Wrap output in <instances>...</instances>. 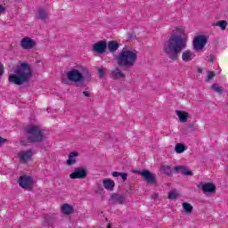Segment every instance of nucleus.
Wrapping results in <instances>:
<instances>
[{"instance_id":"34","label":"nucleus","mask_w":228,"mask_h":228,"mask_svg":"<svg viewBox=\"0 0 228 228\" xmlns=\"http://www.w3.org/2000/svg\"><path fill=\"white\" fill-rule=\"evenodd\" d=\"M185 131H188V133H194L195 126L191 124L187 125Z\"/></svg>"},{"instance_id":"27","label":"nucleus","mask_w":228,"mask_h":228,"mask_svg":"<svg viewBox=\"0 0 228 228\" xmlns=\"http://www.w3.org/2000/svg\"><path fill=\"white\" fill-rule=\"evenodd\" d=\"M183 209L185 211L187 215H190L193 211V206L188 202L183 203Z\"/></svg>"},{"instance_id":"30","label":"nucleus","mask_w":228,"mask_h":228,"mask_svg":"<svg viewBox=\"0 0 228 228\" xmlns=\"http://www.w3.org/2000/svg\"><path fill=\"white\" fill-rule=\"evenodd\" d=\"M211 90L220 94H224V87L219 86L218 84H213L211 86Z\"/></svg>"},{"instance_id":"38","label":"nucleus","mask_w":228,"mask_h":228,"mask_svg":"<svg viewBox=\"0 0 228 228\" xmlns=\"http://www.w3.org/2000/svg\"><path fill=\"white\" fill-rule=\"evenodd\" d=\"M151 199H153L154 200L159 199V193H154L151 196Z\"/></svg>"},{"instance_id":"6","label":"nucleus","mask_w":228,"mask_h":228,"mask_svg":"<svg viewBox=\"0 0 228 228\" xmlns=\"http://www.w3.org/2000/svg\"><path fill=\"white\" fill-rule=\"evenodd\" d=\"M208 44V37L205 35H200L196 37L192 41V47L196 53H200Z\"/></svg>"},{"instance_id":"1","label":"nucleus","mask_w":228,"mask_h":228,"mask_svg":"<svg viewBox=\"0 0 228 228\" xmlns=\"http://www.w3.org/2000/svg\"><path fill=\"white\" fill-rule=\"evenodd\" d=\"M176 31H180V35L171 34L162 49L165 56L171 61H177L183 50L186 49V39L183 37V29L177 28Z\"/></svg>"},{"instance_id":"39","label":"nucleus","mask_w":228,"mask_h":228,"mask_svg":"<svg viewBox=\"0 0 228 228\" xmlns=\"http://www.w3.org/2000/svg\"><path fill=\"white\" fill-rule=\"evenodd\" d=\"M6 12V7L0 4V15L1 13H4Z\"/></svg>"},{"instance_id":"5","label":"nucleus","mask_w":228,"mask_h":228,"mask_svg":"<svg viewBox=\"0 0 228 228\" xmlns=\"http://www.w3.org/2000/svg\"><path fill=\"white\" fill-rule=\"evenodd\" d=\"M24 133L28 134L27 140L29 143H42L44 142V131L38 126H28L24 128Z\"/></svg>"},{"instance_id":"31","label":"nucleus","mask_w":228,"mask_h":228,"mask_svg":"<svg viewBox=\"0 0 228 228\" xmlns=\"http://www.w3.org/2000/svg\"><path fill=\"white\" fill-rule=\"evenodd\" d=\"M177 197H179V193H177L175 191H169L168 196H167L169 200H175V199H177Z\"/></svg>"},{"instance_id":"23","label":"nucleus","mask_w":228,"mask_h":228,"mask_svg":"<svg viewBox=\"0 0 228 228\" xmlns=\"http://www.w3.org/2000/svg\"><path fill=\"white\" fill-rule=\"evenodd\" d=\"M176 115L182 123L188 122V117H190V114L184 110H176Z\"/></svg>"},{"instance_id":"17","label":"nucleus","mask_w":228,"mask_h":228,"mask_svg":"<svg viewBox=\"0 0 228 228\" xmlns=\"http://www.w3.org/2000/svg\"><path fill=\"white\" fill-rule=\"evenodd\" d=\"M19 158L21 161H28L33 158V150H27L19 153Z\"/></svg>"},{"instance_id":"42","label":"nucleus","mask_w":228,"mask_h":228,"mask_svg":"<svg viewBox=\"0 0 228 228\" xmlns=\"http://www.w3.org/2000/svg\"><path fill=\"white\" fill-rule=\"evenodd\" d=\"M134 174H138V175H142V171L140 170H134Z\"/></svg>"},{"instance_id":"3","label":"nucleus","mask_w":228,"mask_h":228,"mask_svg":"<svg viewBox=\"0 0 228 228\" xmlns=\"http://www.w3.org/2000/svg\"><path fill=\"white\" fill-rule=\"evenodd\" d=\"M33 77V69L28 62H21L20 65H17L14 73L9 75L8 81L12 83V85H17L21 86L26 83H29Z\"/></svg>"},{"instance_id":"28","label":"nucleus","mask_w":228,"mask_h":228,"mask_svg":"<svg viewBox=\"0 0 228 228\" xmlns=\"http://www.w3.org/2000/svg\"><path fill=\"white\" fill-rule=\"evenodd\" d=\"M160 170L165 175H168L169 177L172 175V167L170 166H161Z\"/></svg>"},{"instance_id":"18","label":"nucleus","mask_w":228,"mask_h":228,"mask_svg":"<svg viewBox=\"0 0 228 228\" xmlns=\"http://www.w3.org/2000/svg\"><path fill=\"white\" fill-rule=\"evenodd\" d=\"M102 184L105 190H107V191H113V190H115V181L111 179L105 178L102 181Z\"/></svg>"},{"instance_id":"4","label":"nucleus","mask_w":228,"mask_h":228,"mask_svg":"<svg viewBox=\"0 0 228 228\" xmlns=\"http://www.w3.org/2000/svg\"><path fill=\"white\" fill-rule=\"evenodd\" d=\"M118 66L127 70V69H132L134 67V63L138 60V53L136 51L127 50L124 47L118 54L114 55Z\"/></svg>"},{"instance_id":"44","label":"nucleus","mask_w":228,"mask_h":228,"mask_svg":"<svg viewBox=\"0 0 228 228\" xmlns=\"http://www.w3.org/2000/svg\"><path fill=\"white\" fill-rule=\"evenodd\" d=\"M20 145H26V142H24V141H20Z\"/></svg>"},{"instance_id":"15","label":"nucleus","mask_w":228,"mask_h":228,"mask_svg":"<svg viewBox=\"0 0 228 228\" xmlns=\"http://www.w3.org/2000/svg\"><path fill=\"white\" fill-rule=\"evenodd\" d=\"M175 174H183V175L191 176L193 173L191 170L188 169L185 166H176L174 167Z\"/></svg>"},{"instance_id":"32","label":"nucleus","mask_w":228,"mask_h":228,"mask_svg":"<svg viewBox=\"0 0 228 228\" xmlns=\"http://www.w3.org/2000/svg\"><path fill=\"white\" fill-rule=\"evenodd\" d=\"M98 74H99V77L101 79H102V77H104V76H106V69L104 67L99 68Z\"/></svg>"},{"instance_id":"20","label":"nucleus","mask_w":228,"mask_h":228,"mask_svg":"<svg viewBox=\"0 0 228 228\" xmlns=\"http://www.w3.org/2000/svg\"><path fill=\"white\" fill-rule=\"evenodd\" d=\"M49 17V13L45 12V9H38L36 13V19L37 20H46Z\"/></svg>"},{"instance_id":"43","label":"nucleus","mask_w":228,"mask_h":228,"mask_svg":"<svg viewBox=\"0 0 228 228\" xmlns=\"http://www.w3.org/2000/svg\"><path fill=\"white\" fill-rule=\"evenodd\" d=\"M203 69L202 68H198V72H199V74H202V72H203Z\"/></svg>"},{"instance_id":"14","label":"nucleus","mask_w":228,"mask_h":228,"mask_svg":"<svg viewBox=\"0 0 228 228\" xmlns=\"http://www.w3.org/2000/svg\"><path fill=\"white\" fill-rule=\"evenodd\" d=\"M109 200L111 202V204H124L126 202V197L124 195L114 192L111 194Z\"/></svg>"},{"instance_id":"7","label":"nucleus","mask_w":228,"mask_h":228,"mask_svg":"<svg viewBox=\"0 0 228 228\" xmlns=\"http://www.w3.org/2000/svg\"><path fill=\"white\" fill-rule=\"evenodd\" d=\"M18 183L20 184V188L28 190V191H31V190H33V177L29 175H23L20 176Z\"/></svg>"},{"instance_id":"33","label":"nucleus","mask_w":228,"mask_h":228,"mask_svg":"<svg viewBox=\"0 0 228 228\" xmlns=\"http://www.w3.org/2000/svg\"><path fill=\"white\" fill-rule=\"evenodd\" d=\"M213 77H215V71H209L206 78V83H209Z\"/></svg>"},{"instance_id":"8","label":"nucleus","mask_w":228,"mask_h":228,"mask_svg":"<svg viewBox=\"0 0 228 228\" xmlns=\"http://www.w3.org/2000/svg\"><path fill=\"white\" fill-rule=\"evenodd\" d=\"M58 224V215L54 213L45 214L44 216V227H54Z\"/></svg>"},{"instance_id":"13","label":"nucleus","mask_w":228,"mask_h":228,"mask_svg":"<svg viewBox=\"0 0 228 228\" xmlns=\"http://www.w3.org/2000/svg\"><path fill=\"white\" fill-rule=\"evenodd\" d=\"M106 49H108V43L106 40L98 41L93 45V51L97 54H104V53H106Z\"/></svg>"},{"instance_id":"21","label":"nucleus","mask_w":228,"mask_h":228,"mask_svg":"<svg viewBox=\"0 0 228 228\" xmlns=\"http://www.w3.org/2000/svg\"><path fill=\"white\" fill-rule=\"evenodd\" d=\"M77 156H79V153L77 151L70 152L68 156L67 165H69V167L76 165V158H77Z\"/></svg>"},{"instance_id":"29","label":"nucleus","mask_w":228,"mask_h":228,"mask_svg":"<svg viewBox=\"0 0 228 228\" xmlns=\"http://www.w3.org/2000/svg\"><path fill=\"white\" fill-rule=\"evenodd\" d=\"M213 26H218L221 28L222 31H225L227 28V20H219L216 23H214Z\"/></svg>"},{"instance_id":"11","label":"nucleus","mask_w":228,"mask_h":228,"mask_svg":"<svg viewBox=\"0 0 228 228\" xmlns=\"http://www.w3.org/2000/svg\"><path fill=\"white\" fill-rule=\"evenodd\" d=\"M88 175V170L83 167H77L75 170L69 175L70 179H86Z\"/></svg>"},{"instance_id":"35","label":"nucleus","mask_w":228,"mask_h":228,"mask_svg":"<svg viewBox=\"0 0 228 228\" xmlns=\"http://www.w3.org/2000/svg\"><path fill=\"white\" fill-rule=\"evenodd\" d=\"M127 38L128 40H133V38H136V34L134 32L127 34Z\"/></svg>"},{"instance_id":"12","label":"nucleus","mask_w":228,"mask_h":228,"mask_svg":"<svg viewBox=\"0 0 228 228\" xmlns=\"http://www.w3.org/2000/svg\"><path fill=\"white\" fill-rule=\"evenodd\" d=\"M200 190L203 191V193H216V185L213 183H204L200 182L198 185Z\"/></svg>"},{"instance_id":"2","label":"nucleus","mask_w":228,"mask_h":228,"mask_svg":"<svg viewBox=\"0 0 228 228\" xmlns=\"http://www.w3.org/2000/svg\"><path fill=\"white\" fill-rule=\"evenodd\" d=\"M66 77L61 78L63 85H70L74 83L77 88H86L88 83L92 81V73L86 67H81L79 69H72L66 73Z\"/></svg>"},{"instance_id":"22","label":"nucleus","mask_w":228,"mask_h":228,"mask_svg":"<svg viewBox=\"0 0 228 228\" xmlns=\"http://www.w3.org/2000/svg\"><path fill=\"white\" fill-rule=\"evenodd\" d=\"M110 76L114 80L124 79V77H126V74L120 71V68H116L115 70L111 72Z\"/></svg>"},{"instance_id":"9","label":"nucleus","mask_w":228,"mask_h":228,"mask_svg":"<svg viewBox=\"0 0 228 228\" xmlns=\"http://www.w3.org/2000/svg\"><path fill=\"white\" fill-rule=\"evenodd\" d=\"M141 177L144 179L147 184H158V180L156 179V174L150 172L148 169L142 170Z\"/></svg>"},{"instance_id":"19","label":"nucleus","mask_w":228,"mask_h":228,"mask_svg":"<svg viewBox=\"0 0 228 228\" xmlns=\"http://www.w3.org/2000/svg\"><path fill=\"white\" fill-rule=\"evenodd\" d=\"M61 211L63 213V215H72L74 213V207L69 203H64L61 207Z\"/></svg>"},{"instance_id":"26","label":"nucleus","mask_w":228,"mask_h":228,"mask_svg":"<svg viewBox=\"0 0 228 228\" xmlns=\"http://www.w3.org/2000/svg\"><path fill=\"white\" fill-rule=\"evenodd\" d=\"M176 154H183L186 151V146L183 143H177L175 147Z\"/></svg>"},{"instance_id":"25","label":"nucleus","mask_w":228,"mask_h":228,"mask_svg":"<svg viewBox=\"0 0 228 228\" xmlns=\"http://www.w3.org/2000/svg\"><path fill=\"white\" fill-rule=\"evenodd\" d=\"M127 173H124V172H112V176L113 177H120L123 181V183H126V181H127Z\"/></svg>"},{"instance_id":"41","label":"nucleus","mask_w":228,"mask_h":228,"mask_svg":"<svg viewBox=\"0 0 228 228\" xmlns=\"http://www.w3.org/2000/svg\"><path fill=\"white\" fill-rule=\"evenodd\" d=\"M83 95H85V97H90V93L88 91H84Z\"/></svg>"},{"instance_id":"10","label":"nucleus","mask_w":228,"mask_h":228,"mask_svg":"<svg viewBox=\"0 0 228 228\" xmlns=\"http://www.w3.org/2000/svg\"><path fill=\"white\" fill-rule=\"evenodd\" d=\"M20 47L22 49H26L27 51L35 49V47H37V41L29 37H23L20 40Z\"/></svg>"},{"instance_id":"37","label":"nucleus","mask_w":228,"mask_h":228,"mask_svg":"<svg viewBox=\"0 0 228 228\" xmlns=\"http://www.w3.org/2000/svg\"><path fill=\"white\" fill-rule=\"evenodd\" d=\"M208 61H209L210 63H215V55H213V53H211V54L209 55V60H208Z\"/></svg>"},{"instance_id":"24","label":"nucleus","mask_w":228,"mask_h":228,"mask_svg":"<svg viewBox=\"0 0 228 228\" xmlns=\"http://www.w3.org/2000/svg\"><path fill=\"white\" fill-rule=\"evenodd\" d=\"M183 61H191L193 60V53L190 50H186L182 54Z\"/></svg>"},{"instance_id":"16","label":"nucleus","mask_w":228,"mask_h":228,"mask_svg":"<svg viewBox=\"0 0 228 228\" xmlns=\"http://www.w3.org/2000/svg\"><path fill=\"white\" fill-rule=\"evenodd\" d=\"M118 47H120V45L118 44V41L116 40L109 41L107 44V49L111 53V54L117 53V51H118Z\"/></svg>"},{"instance_id":"36","label":"nucleus","mask_w":228,"mask_h":228,"mask_svg":"<svg viewBox=\"0 0 228 228\" xmlns=\"http://www.w3.org/2000/svg\"><path fill=\"white\" fill-rule=\"evenodd\" d=\"M102 191H104V188H102V185H98L97 193H99L100 195H102Z\"/></svg>"},{"instance_id":"40","label":"nucleus","mask_w":228,"mask_h":228,"mask_svg":"<svg viewBox=\"0 0 228 228\" xmlns=\"http://www.w3.org/2000/svg\"><path fill=\"white\" fill-rule=\"evenodd\" d=\"M3 143H6V139L0 136V145H3Z\"/></svg>"}]
</instances>
